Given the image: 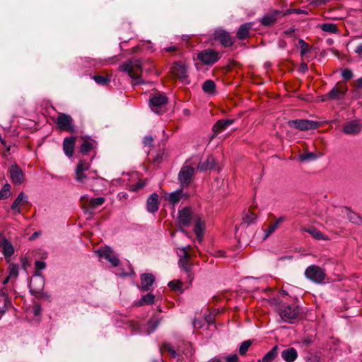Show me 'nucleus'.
Here are the masks:
<instances>
[{
  "instance_id": "1",
  "label": "nucleus",
  "mask_w": 362,
  "mask_h": 362,
  "mask_svg": "<svg viewBox=\"0 0 362 362\" xmlns=\"http://www.w3.org/2000/svg\"><path fill=\"white\" fill-rule=\"evenodd\" d=\"M192 247L187 245L178 249L177 255L179 256L178 265L182 271L186 273L188 281L191 284L194 279V274L192 272V265L190 263V258L192 255L190 250Z\"/></svg>"
},
{
  "instance_id": "2",
  "label": "nucleus",
  "mask_w": 362,
  "mask_h": 362,
  "mask_svg": "<svg viewBox=\"0 0 362 362\" xmlns=\"http://www.w3.org/2000/svg\"><path fill=\"white\" fill-rule=\"evenodd\" d=\"M142 64L140 59H132L122 63L119 69L121 71L127 73L136 83H141L140 75L142 72Z\"/></svg>"
},
{
  "instance_id": "3",
  "label": "nucleus",
  "mask_w": 362,
  "mask_h": 362,
  "mask_svg": "<svg viewBox=\"0 0 362 362\" xmlns=\"http://www.w3.org/2000/svg\"><path fill=\"white\" fill-rule=\"evenodd\" d=\"M300 308L296 305H282L279 308V316L283 322L293 323L299 317Z\"/></svg>"
},
{
  "instance_id": "4",
  "label": "nucleus",
  "mask_w": 362,
  "mask_h": 362,
  "mask_svg": "<svg viewBox=\"0 0 362 362\" xmlns=\"http://www.w3.org/2000/svg\"><path fill=\"white\" fill-rule=\"evenodd\" d=\"M305 276L315 283L321 284L325 280L326 274L323 269L313 264L305 269Z\"/></svg>"
},
{
  "instance_id": "5",
  "label": "nucleus",
  "mask_w": 362,
  "mask_h": 362,
  "mask_svg": "<svg viewBox=\"0 0 362 362\" xmlns=\"http://www.w3.org/2000/svg\"><path fill=\"white\" fill-rule=\"evenodd\" d=\"M167 103V97L161 93L155 94L149 100L152 111L156 114H160L164 111Z\"/></svg>"
},
{
  "instance_id": "6",
  "label": "nucleus",
  "mask_w": 362,
  "mask_h": 362,
  "mask_svg": "<svg viewBox=\"0 0 362 362\" xmlns=\"http://www.w3.org/2000/svg\"><path fill=\"white\" fill-rule=\"evenodd\" d=\"M45 279L42 275L39 273L34 274L30 281V291L33 295L38 296L44 289Z\"/></svg>"
},
{
  "instance_id": "7",
  "label": "nucleus",
  "mask_w": 362,
  "mask_h": 362,
  "mask_svg": "<svg viewBox=\"0 0 362 362\" xmlns=\"http://www.w3.org/2000/svg\"><path fill=\"white\" fill-rule=\"evenodd\" d=\"M288 125L300 131L317 129L318 123L308 119H293L288 122Z\"/></svg>"
},
{
  "instance_id": "8",
  "label": "nucleus",
  "mask_w": 362,
  "mask_h": 362,
  "mask_svg": "<svg viewBox=\"0 0 362 362\" xmlns=\"http://www.w3.org/2000/svg\"><path fill=\"white\" fill-rule=\"evenodd\" d=\"M171 72L175 77L178 78L182 83L189 84L190 81L187 75V69L185 64L181 62L175 63L171 67Z\"/></svg>"
},
{
  "instance_id": "9",
  "label": "nucleus",
  "mask_w": 362,
  "mask_h": 362,
  "mask_svg": "<svg viewBox=\"0 0 362 362\" xmlns=\"http://www.w3.org/2000/svg\"><path fill=\"white\" fill-rule=\"evenodd\" d=\"M197 58L205 64L212 65L220 59V56L218 52L208 49L200 52Z\"/></svg>"
},
{
  "instance_id": "10",
  "label": "nucleus",
  "mask_w": 362,
  "mask_h": 362,
  "mask_svg": "<svg viewBox=\"0 0 362 362\" xmlns=\"http://www.w3.org/2000/svg\"><path fill=\"white\" fill-rule=\"evenodd\" d=\"M11 182L15 185H21L24 182V174L18 165H12L9 168Z\"/></svg>"
},
{
  "instance_id": "11",
  "label": "nucleus",
  "mask_w": 362,
  "mask_h": 362,
  "mask_svg": "<svg viewBox=\"0 0 362 362\" xmlns=\"http://www.w3.org/2000/svg\"><path fill=\"white\" fill-rule=\"evenodd\" d=\"M194 173V168L191 166L186 165L182 168L178 177L182 186H187L190 183Z\"/></svg>"
},
{
  "instance_id": "12",
  "label": "nucleus",
  "mask_w": 362,
  "mask_h": 362,
  "mask_svg": "<svg viewBox=\"0 0 362 362\" xmlns=\"http://www.w3.org/2000/svg\"><path fill=\"white\" fill-rule=\"evenodd\" d=\"M234 122V119L218 120L213 126L212 131L214 134L211 138L213 139L214 137H215L217 134L224 131L228 126L233 124Z\"/></svg>"
},
{
  "instance_id": "13",
  "label": "nucleus",
  "mask_w": 362,
  "mask_h": 362,
  "mask_svg": "<svg viewBox=\"0 0 362 362\" xmlns=\"http://www.w3.org/2000/svg\"><path fill=\"white\" fill-rule=\"evenodd\" d=\"M0 247L6 259L10 258L14 253L13 245L3 234H0Z\"/></svg>"
},
{
  "instance_id": "14",
  "label": "nucleus",
  "mask_w": 362,
  "mask_h": 362,
  "mask_svg": "<svg viewBox=\"0 0 362 362\" xmlns=\"http://www.w3.org/2000/svg\"><path fill=\"white\" fill-rule=\"evenodd\" d=\"M98 253L100 257L107 259L113 267H116L119 264V259L113 255V252L110 247L100 249L98 250Z\"/></svg>"
},
{
  "instance_id": "15",
  "label": "nucleus",
  "mask_w": 362,
  "mask_h": 362,
  "mask_svg": "<svg viewBox=\"0 0 362 362\" xmlns=\"http://www.w3.org/2000/svg\"><path fill=\"white\" fill-rule=\"evenodd\" d=\"M215 38L218 40L224 47H230L233 44V40L228 33L223 30L215 32Z\"/></svg>"
},
{
  "instance_id": "16",
  "label": "nucleus",
  "mask_w": 362,
  "mask_h": 362,
  "mask_svg": "<svg viewBox=\"0 0 362 362\" xmlns=\"http://www.w3.org/2000/svg\"><path fill=\"white\" fill-rule=\"evenodd\" d=\"M362 129V124L358 120H352L346 123L343 128V132L346 134H356Z\"/></svg>"
},
{
  "instance_id": "17",
  "label": "nucleus",
  "mask_w": 362,
  "mask_h": 362,
  "mask_svg": "<svg viewBox=\"0 0 362 362\" xmlns=\"http://www.w3.org/2000/svg\"><path fill=\"white\" fill-rule=\"evenodd\" d=\"M346 92V88L334 86L329 93L323 96L322 100L340 99L344 97Z\"/></svg>"
},
{
  "instance_id": "18",
  "label": "nucleus",
  "mask_w": 362,
  "mask_h": 362,
  "mask_svg": "<svg viewBox=\"0 0 362 362\" xmlns=\"http://www.w3.org/2000/svg\"><path fill=\"white\" fill-rule=\"evenodd\" d=\"M90 167L89 163L86 160H81L77 165L76 169V180L79 182H83L86 176L83 174L84 171L87 170Z\"/></svg>"
},
{
  "instance_id": "19",
  "label": "nucleus",
  "mask_w": 362,
  "mask_h": 362,
  "mask_svg": "<svg viewBox=\"0 0 362 362\" xmlns=\"http://www.w3.org/2000/svg\"><path fill=\"white\" fill-rule=\"evenodd\" d=\"M192 218V213L190 208L185 207L179 211V223L182 226H187Z\"/></svg>"
},
{
  "instance_id": "20",
  "label": "nucleus",
  "mask_w": 362,
  "mask_h": 362,
  "mask_svg": "<svg viewBox=\"0 0 362 362\" xmlns=\"http://www.w3.org/2000/svg\"><path fill=\"white\" fill-rule=\"evenodd\" d=\"M281 11L279 10L272 11L261 19V23L264 26H270L273 25L277 20L278 16L281 14Z\"/></svg>"
},
{
  "instance_id": "21",
  "label": "nucleus",
  "mask_w": 362,
  "mask_h": 362,
  "mask_svg": "<svg viewBox=\"0 0 362 362\" xmlns=\"http://www.w3.org/2000/svg\"><path fill=\"white\" fill-rule=\"evenodd\" d=\"M158 195L156 193H153L150 195L146 202L147 211L151 213H154L158 211Z\"/></svg>"
},
{
  "instance_id": "22",
  "label": "nucleus",
  "mask_w": 362,
  "mask_h": 362,
  "mask_svg": "<svg viewBox=\"0 0 362 362\" xmlns=\"http://www.w3.org/2000/svg\"><path fill=\"white\" fill-rule=\"evenodd\" d=\"M155 278L152 274H143L141 276V288L144 291H148L154 283Z\"/></svg>"
},
{
  "instance_id": "23",
  "label": "nucleus",
  "mask_w": 362,
  "mask_h": 362,
  "mask_svg": "<svg viewBox=\"0 0 362 362\" xmlns=\"http://www.w3.org/2000/svg\"><path fill=\"white\" fill-rule=\"evenodd\" d=\"M298 357L296 349L289 347L281 351V358L286 362H293Z\"/></svg>"
},
{
  "instance_id": "24",
  "label": "nucleus",
  "mask_w": 362,
  "mask_h": 362,
  "mask_svg": "<svg viewBox=\"0 0 362 362\" xmlns=\"http://www.w3.org/2000/svg\"><path fill=\"white\" fill-rule=\"evenodd\" d=\"M216 160L213 156H209L206 160L201 161L197 165V170L200 171H206L213 169L215 167Z\"/></svg>"
},
{
  "instance_id": "25",
  "label": "nucleus",
  "mask_w": 362,
  "mask_h": 362,
  "mask_svg": "<svg viewBox=\"0 0 362 362\" xmlns=\"http://www.w3.org/2000/svg\"><path fill=\"white\" fill-rule=\"evenodd\" d=\"M204 229V222L201 217H197L195 221L194 231L199 243L202 241L203 230Z\"/></svg>"
},
{
  "instance_id": "26",
  "label": "nucleus",
  "mask_w": 362,
  "mask_h": 362,
  "mask_svg": "<svg viewBox=\"0 0 362 362\" xmlns=\"http://www.w3.org/2000/svg\"><path fill=\"white\" fill-rule=\"evenodd\" d=\"M183 192H182V189H178V190H176L173 192H171L170 194H168L166 197H165V199L167 200H168V202L175 205L176 204H177L181 198L183 197Z\"/></svg>"
},
{
  "instance_id": "27",
  "label": "nucleus",
  "mask_w": 362,
  "mask_h": 362,
  "mask_svg": "<svg viewBox=\"0 0 362 362\" xmlns=\"http://www.w3.org/2000/svg\"><path fill=\"white\" fill-rule=\"evenodd\" d=\"M28 196L25 194L23 192H21L16 199L14 200L11 205V209L15 211V213H20V209L18 206L21 202H28Z\"/></svg>"
},
{
  "instance_id": "28",
  "label": "nucleus",
  "mask_w": 362,
  "mask_h": 362,
  "mask_svg": "<svg viewBox=\"0 0 362 362\" xmlns=\"http://www.w3.org/2000/svg\"><path fill=\"white\" fill-rule=\"evenodd\" d=\"M160 322V319L158 317L154 316L151 317L147 323V327L146 329V334H150L153 332L159 325Z\"/></svg>"
},
{
  "instance_id": "29",
  "label": "nucleus",
  "mask_w": 362,
  "mask_h": 362,
  "mask_svg": "<svg viewBox=\"0 0 362 362\" xmlns=\"http://www.w3.org/2000/svg\"><path fill=\"white\" fill-rule=\"evenodd\" d=\"M251 23H245L241 25L237 32V37L239 40L245 39L249 35V31L251 28Z\"/></svg>"
},
{
  "instance_id": "30",
  "label": "nucleus",
  "mask_w": 362,
  "mask_h": 362,
  "mask_svg": "<svg viewBox=\"0 0 362 362\" xmlns=\"http://www.w3.org/2000/svg\"><path fill=\"white\" fill-rule=\"evenodd\" d=\"M57 127L61 130H68V115H59L57 119Z\"/></svg>"
},
{
  "instance_id": "31",
  "label": "nucleus",
  "mask_w": 362,
  "mask_h": 362,
  "mask_svg": "<svg viewBox=\"0 0 362 362\" xmlns=\"http://www.w3.org/2000/svg\"><path fill=\"white\" fill-rule=\"evenodd\" d=\"M302 230L308 233L316 240L325 239L323 233L314 227L303 228Z\"/></svg>"
},
{
  "instance_id": "32",
  "label": "nucleus",
  "mask_w": 362,
  "mask_h": 362,
  "mask_svg": "<svg viewBox=\"0 0 362 362\" xmlns=\"http://www.w3.org/2000/svg\"><path fill=\"white\" fill-rule=\"evenodd\" d=\"M216 84L212 80L206 81L202 85V90L204 92L212 94L215 92Z\"/></svg>"
},
{
  "instance_id": "33",
  "label": "nucleus",
  "mask_w": 362,
  "mask_h": 362,
  "mask_svg": "<svg viewBox=\"0 0 362 362\" xmlns=\"http://www.w3.org/2000/svg\"><path fill=\"white\" fill-rule=\"evenodd\" d=\"M9 300L3 291L0 292V313H4L7 310Z\"/></svg>"
},
{
  "instance_id": "34",
  "label": "nucleus",
  "mask_w": 362,
  "mask_h": 362,
  "mask_svg": "<svg viewBox=\"0 0 362 362\" xmlns=\"http://www.w3.org/2000/svg\"><path fill=\"white\" fill-rule=\"evenodd\" d=\"M277 349L278 347L275 346L273 347L269 351H268L264 356L262 358L263 362H271L277 356Z\"/></svg>"
},
{
  "instance_id": "35",
  "label": "nucleus",
  "mask_w": 362,
  "mask_h": 362,
  "mask_svg": "<svg viewBox=\"0 0 362 362\" xmlns=\"http://www.w3.org/2000/svg\"><path fill=\"white\" fill-rule=\"evenodd\" d=\"M322 31L329 33H336L338 31L337 27L334 23H327L321 25Z\"/></svg>"
},
{
  "instance_id": "36",
  "label": "nucleus",
  "mask_w": 362,
  "mask_h": 362,
  "mask_svg": "<svg viewBox=\"0 0 362 362\" xmlns=\"http://www.w3.org/2000/svg\"><path fill=\"white\" fill-rule=\"evenodd\" d=\"M298 157L302 162L311 161L317 158V156L313 152H305L300 154Z\"/></svg>"
},
{
  "instance_id": "37",
  "label": "nucleus",
  "mask_w": 362,
  "mask_h": 362,
  "mask_svg": "<svg viewBox=\"0 0 362 362\" xmlns=\"http://www.w3.org/2000/svg\"><path fill=\"white\" fill-rule=\"evenodd\" d=\"M155 296L151 293H148L144 296L141 300L136 303L137 305L141 306L144 304H151L154 301Z\"/></svg>"
},
{
  "instance_id": "38",
  "label": "nucleus",
  "mask_w": 362,
  "mask_h": 362,
  "mask_svg": "<svg viewBox=\"0 0 362 362\" xmlns=\"http://www.w3.org/2000/svg\"><path fill=\"white\" fill-rule=\"evenodd\" d=\"M104 197L93 198L89 201V206L91 209H95L98 206H101L105 202Z\"/></svg>"
},
{
  "instance_id": "39",
  "label": "nucleus",
  "mask_w": 362,
  "mask_h": 362,
  "mask_svg": "<svg viewBox=\"0 0 362 362\" xmlns=\"http://www.w3.org/2000/svg\"><path fill=\"white\" fill-rule=\"evenodd\" d=\"M11 195V185L8 183L5 184L0 190V200L5 199Z\"/></svg>"
},
{
  "instance_id": "40",
  "label": "nucleus",
  "mask_w": 362,
  "mask_h": 362,
  "mask_svg": "<svg viewBox=\"0 0 362 362\" xmlns=\"http://www.w3.org/2000/svg\"><path fill=\"white\" fill-rule=\"evenodd\" d=\"M346 215L351 223H359L361 222V217L356 213L346 209Z\"/></svg>"
},
{
  "instance_id": "41",
  "label": "nucleus",
  "mask_w": 362,
  "mask_h": 362,
  "mask_svg": "<svg viewBox=\"0 0 362 362\" xmlns=\"http://www.w3.org/2000/svg\"><path fill=\"white\" fill-rule=\"evenodd\" d=\"M93 79L99 85L105 86L110 83V79L107 76H93Z\"/></svg>"
},
{
  "instance_id": "42",
  "label": "nucleus",
  "mask_w": 362,
  "mask_h": 362,
  "mask_svg": "<svg viewBox=\"0 0 362 362\" xmlns=\"http://www.w3.org/2000/svg\"><path fill=\"white\" fill-rule=\"evenodd\" d=\"M298 45L300 47V56L303 57L310 51L309 45L303 39L299 40Z\"/></svg>"
},
{
  "instance_id": "43",
  "label": "nucleus",
  "mask_w": 362,
  "mask_h": 362,
  "mask_svg": "<svg viewBox=\"0 0 362 362\" xmlns=\"http://www.w3.org/2000/svg\"><path fill=\"white\" fill-rule=\"evenodd\" d=\"M93 144L89 141H83L80 147V152L83 154H86L93 148Z\"/></svg>"
},
{
  "instance_id": "44",
  "label": "nucleus",
  "mask_w": 362,
  "mask_h": 362,
  "mask_svg": "<svg viewBox=\"0 0 362 362\" xmlns=\"http://www.w3.org/2000/svg\"><path fill=\"white\" fill-rule=\"evenodd\" d=\"M168 286L173 291H182V282L180 280H173L168 283Z\"/></svg>"
},
{
  "instance_id": "45",
  "label": "nucleus",
  "mask_w": 362,
  "mask_h": 362,
  "mask_svg": "<svg viewBox=\"0 0 362 362\" xmlns=\"http://www.w3.org/2000/svg\"><path fill=\"white\" fill-rule=\"evenodd\" d=\"M252 344V341L250 340L244 341L240 346L239 353L240 355H245L246 352L248 351L250 346Z\"/></svg>"
},
{
  "instance_id": "46",
  "label": "nucleus",
  "mask_w": 362,
  "mask_h": 362,
  "mask_svg": "<svg viewBox=\"0 0 362 362\" xmlns=\"http://www.w3.org/2000/svg\"><path fill=\"white\" fill-rule=\"evenodd\" d=\"M164 349L167 351H168L171 356L174 358H176L179 356V354L177 353V351L172 347V346L170 344L165 343L163 344L161 349Z\"/></svg>"
},
{
  "instance_id": "47",
  "label": "nucleus",
  "mask_w": 362,
  "mask_h": 362,
  "mask_svg": "<svg viewBox=\"0 0 362 362\" xmlns=\"http://www.w3.org/2000/svg\"><path fill=\"white\" fill-rule=\"evenodd\" d=\"M279 227V226L274 222V223L269 226L268 228L264 230L265 235L264 239L267 238L269 235H271L276 229Z\"/></svg>"
},
{
  "instance_id": "48",
  "label": "nucleus",
  "mask_w": 362,
  "mask_h": 362,
  "mask_svg": "<svg viewBox=\"0 0 362 362\" xmlns=\"http://www.w3.org/2000/svg\"><path fill=\"white\" fill-rule=\"evenodd\" d=\"M256 218L257 215L251 211H249L247 214H245L244 217V221L247 224H250L253 223L256 220Z\"/></svg>"
},
{
  "instance_id": "49",
  "label": "nucleus",
  "mask_w": 362,
  "mask_h": 362,
  "mask_svg": "<svg viewBox=\"0 0 362 362\" xmlns=\"http://www.w3.org/2000/svg\"><path fill=\"white\" fill-rule=\"evenodd\" d=\"M18 275V266L17 264H11L9 267L8 276L11 278H16Z\"/></svg>"
},
{
  "instance_id": "50",
  "label": "nucleus",
  "mask_w": 362,
  "mask_h": 362,
  "mask_svg": "<svg viewBox=\"0 0 362 362\" xmlns=\"http://www.w3.org/2000/svg\"><path fill=\"white\" fill-rule=\"evenodd\" d=\"M306 362H320V356L313 353H308L305 356Z\"/></svg>"
},
{
  "instance_id": "51",
  "label": "nucleus",
  "mask_w": 362,
  "mask_h": 362,
  "mask_svg": "<svg viewBox=\"0 0 362 362\" xmlns=\"http://www.w3.org/2000/svg\"><path fill=\"white\" fill-rule=\"evenodd\" d=\"M341 76L344 79L349 80L353 77V73H352L351 70H350L349 69H345L341 72Z\"/></svg>"
},
{
  "instance_id": "52",
  "label": "nucleus",
  "mask_w": 362,
  "mask_h": 362,
  "mask_svg": "<svg viewBox=\"0 0 362 362\" xmlns=\"http://www.w3.org/2000/svg\"><path fill=\"white\" fill-rule=\"evenodd\" d=\"M75 141H76L75 137L69 136V157H71L74 153Z\"/></svg>"
},
{
  "instance_id": "53",
  "label": "nucleus",
  "mask_w": 362,
  "mask_h": 362,
  "mask_svg": "<svg viewBox=\"0 0 362 362\" xmlns=\"http://www.w3.org/2000/svg\"><path fill=\"white\" fill-rule=\"evenodd\" d=\"M226 362H238V357L236 354L228 356L223 358Z\"/></svg>"
},
{
  "instance_id": "54",
  "label": "nucleus",
  "mask_w": 362,
  "mask_h": 362,
  "mask_svg": "<svg viewBox=\"0 0 362 362\" xmlns=\"http://www.w3.org/2000/svg\"><path fill=\"white\" fill-rule=\"evenodd\" d=\"M46 267V264L45 262L42 261H36L35 263V269L39 272L40 270L45 269Z\"/></svg>"
},
{
  "instance_id": "55",
  "label": "nucleus",
  "mask_w": 362,
  "mask_h": 362,
  "mask_svg": "<svg viewBox=\"0 0 362 362\" xmlns=\"http://www.w3.org/2000/svg\"><path fill=\"white\" fill-rule=\"evenodd\" d=\"M313 339L311 337H304L302 341H301V344L302 345L305 346H309L310 344H311L313 343Z\"/></svg>"
},
{
  "instance_id": "56",
  "label": "nucleus",
  "mask_w": 362,
  "mask_h": 362,
  "mask_svg": "<svg viewBox=\"0 0 362 362\" xmlns=\"http://www.w3.org/2000/svg\"><path fill=\"white\" fill-rule=\"evenodd\" d=\"M63 150L66 156H68V136H66L63 141Z\"/></svg>"
},
{
  "instance_id": "57",
  "label": "nucleus",
  "mask_w": 362,
  "mask_h": 362,
  "mask_svg": "<svg viewBox=\"0 0 362 362\" xmlns=\"http://www.w3.org/2000/svg\"><path fill=\"white\" fill-rule=\"evenodd\" d=\"M153 139L151 136H145L144 139V143L145 145H151Z\"/></svg>"
},
{
  "instance_id": "58",
  "label": "nucleus",
  "mask_w": 362,
  "mask_h": 362,
  "mask_svg": "<svg viewBox=\"0 0 362 362\" xmlns=\"http://www.w3.org/2000/svg\"><path fill=\"white\" fill-rule=\"evenodd\" d=\"M144 185L143 183H141V182H137L136 184H135L134 185L132 186V189L134 191H136L138 189H141L144 187Z\"/></svg>"
},
{
  "instance_id": "59",
  "label": "nucleus",
  "mask_w": 362,
  "mask_h": 362,
  "mask_svg": "<svg viewBox=\"0 0 362 362\" xmlns=\"http://www.w3.org/2000/svg\"><path fill=\"white\" fill-rule=\"evenodd\" d=\"M355 86L357 88H362V76L358 78L355 82Z\"/></svg>"
},
{
  "instance_id": "60",
  "label": "nucleus",
  "mask_w": 362,
  "mask_h": 362,
  "mask_svg": "<svg viewBox=\"0 0 362 362\" xmlns=\"http://www.w3.org/2000/svg\"><path fill=\"white\" fill-rule=\"evenodd\" d=\"M41 234L40 231H36L33 233L31 236L29 238L30 240H35Z\"/></svg>"
},
{
  "instance_id": "61",
  "label": "nucleus",
  "mask_w": 362,
  "mask_h": 362,
  "mask_svg": "<svg viewBox=\"0 0 362 362\" xmlns=\"http://www.w3.org/2000/svg\"><path fill=\"white\" fill-rule=\"evenodd\" d=\"M308 65L305 63L300 64V66L299 67V69L300 71L305 72L306 71H308Z\"/></svg>"
},
{
  "instance_id": "62",
  "label": "nucleus",
  "mask_w": 362,
  "mask_h": 362,
  "mask_svg": "<svg viewBox=\"0 0 362 362\" xmlns=\"http://www.w3.org/2000/svg\"><path fill=\"white\" fill-rule=\"evenodd\" d=\"M355 52L358 55L362 54V43L359 44L355 49Z\"/></svg>"
},
{
  "instance_id": "63",
  "label": "nucleus",
  "mask_w": 362,
  "mask_h": 362,
  "mask_svg": "<svg viewBox=\"0 0 362 362\" xmlns=\"http://www.w3.org/2000/svg\"><path fill=\"white\" fill-rule=\"evenodd\" d=\"M286 220V217L285 216H281L279 217L278 219H276V221H275V223L279 226L280 223H283L284 221H285Z\"/></svg>"
},
{
  "instance_id": "64",
  "label": "nucleus",
  "mask_w": 362,
  "mask_h": 362,
  "mask_svg": "<svg viewBox=\"0 0 362 362\" xmlns=\"http://www.w3.org/2000/svg\"><path fill=\"white\" fill-rule=\"evenodd\" d=\"M176 49H177V48L175 46H170L168 47H165L163 49V50L165 52H173V51H175Z\"/></svg>"
}]
</instances>
